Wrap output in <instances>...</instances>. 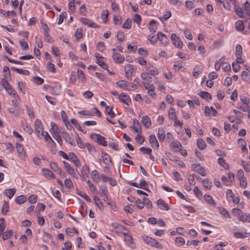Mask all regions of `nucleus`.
I'll use <instances>...</instances> for the list:
<instances>
[{"label":"nucleus","instance_id":"nucleus-1","mask_svg":"<svg viewBox=\"0 0 250 250\" xmlns=\"http://www.w3.org/2000/svg\"><path fill=\"white\" fill-rule=\"evenodd\" d=\"M144 241L145 243L147 244H150L152 247L159 249H163L162 245H161L158 241L151 237L146 236L144 238Z\"/></svg>","mask_w":250,"mask_h":250},{"label":"nucleus","instance_id":"nucleus-2","mask_svg":"<svg viewBox=\"0 0 250 250\" xmlns=\"http://www.w3.org/2000/svg\"><path fill=\"white\" fill-rule=\"evenodd\" d=\"M191 169L192 170L198 173L202 176H205L206 175L205 168L201 166L200 164H193L191 165Z\"/></svg>","mask_w":250,"mask_h":250},{"label":"nucleus","instance_id":"nucleus-3","mask_svg":"<svg viewBox=\"0 0 250 250\" xmlns=\"http://www.w3.org/2000/svg\"><path fill=\"white\" fill-rule=\"evenodd\" d=\"M123 235L124 236L125 241L127 243L128 246L131 249H135L136 245L133 241L132 237L127 232H123Z\"/></svg>","mask_w":250,"mask_h":250},{"label":"nucleus","instance_id":"nucleus-4","mask_svg":"<svg viewBox=\"0 0 250 250\" xmlns=\"http://www.w3.org/2000/svg\"><path fill=\"white\" fill-rule=\"evenodd\" d=\"M242 47L240 44H237L235 47V56L236 57L237 62L239 63H243L244 61L242 59Z\"/></svg>","mask_w":250,"mask_h":250},{"label":"nucleus","instance_id":"nucleus-5","mask_svg":"<svg viewBox=\"0 0 250 250\" xmlns=\"http://www.w3.org/2000/svg\"><path fill=\"white\" fill-rule=\"evenodd\" d=\"M35 129L36 133L38 134V136L41 135H43L44 133L43 131V127L41 121L39 119H36L35 122Z\"/></svg>","mask_w":250,"mask_h":250},{"label":"nucleus","instance_id":"nucleus-6","mask_svg":"<svg viewBox=\"0 0 250 250\" xmlns=\"http://www.w3.org/2000/svg\"><path fill=\"white\" fill-rule=\"evenodd\" d=\"M171 40L172 42V43L175 46L179 48H181L183 47V44L182 42L175 33L171 34Z\"/></svg>","mask_w":250,"mask_h":250},{"label":"nucleus","instance_id":"nucleus-7","mask_svg":"<svg viewBox=\"0 0 250 250\" xmlns=\"http://www.w3.org/2000/svg\"><path fill=\"white\" fill-rule=\"evenodd\" d=\"M81 22H82L83 24L89 27H93L95 28H97L99 27V26L94 21L92 20H90L88 19L82 18L80 19Z\"/></svg>","mask_w":250,"mask_h":250},{"label":"nucleus","instance_id":"nucleus-8","mask_svg":"<svg viewBox=\"0 0 250 250\" xmlns=\"http://www.w3.org/2000/svg\"><path fill=\"white\" fill-rule=\"evenodd\" d=\"M68 160H70L73 162L77 167H79L81 166V162L80 160L73 152H70L69 153V158Z\"/></svg>","mask_w":250,"mask_h":250},{"label":"nucleus","instance_id":"nucleus-9","mask_svg":"<svg viewBox=\"0 0 250 250\" xmlns=\"http://www.w3.org/2000/svg\"><path fill=\"white\" fill-rule=\"evenodd\" d=\"M95 56L97 60L96 63L103 69H107L108 67L107 64L104 61H103L104 57L100 55L99 53H95Z\"/></svg>","mask_w":250,"mask_h":250},{"label":"nucleus","instance_id":"nucleus-10","mask_svg":"<svg viewBox=\"0 0 250 250\" xmlns=\"http://www.w3.org/2000/svg\"><path fill=\"white\" fill-rule=\"evenodd\" d=\"M158 40L160 41L162 45L163 46H166L169 41V40L166 35L161 32H158Z\"/></svg>","mask_w":250,"mask_h":250},{"label":"nucleus","instance_id":"nucleus-11","mask_svg":"<svg viewBox=\"0 0 250 250\" xmlns=\"http://www.w3.org/2000/svg\"><path fill=\"white\" fill-rule=\"evenodd\" d=\"M119 99L127 105H129L131 103L129 96L124 93H122L119 95Z\"/></svg>","mask_w":250,"mask_h":250},{"label":"nucleus","instance_id":"nucleus-12","mask_svg":"<svg viewBox=\"0 0 250 250\" xmlns=\"http://www.w3.org/2000/svg\"><path fill=\"white\" fill-rule=\"evenodd\" d=\"M157 205L158 208L161 210H168L170 209L168 205L166 204L165 201L162 199L158 200L157 201Z\"/></svg>","mask_w":250,"mask_h":250},{"label":"nucleus","instance_id":"nucleus-13","mask_svg":"<svg viewBox=\"0 0 250 250\" xmlns=\"http://www.w3.org/2000/svg\"><path fill=\"white\" fill-rule=\"evenodd\" d=\"M81 177L83 180L86 181V179L88 177L89 169L86 166H83L81 169Z\"/></svg>","mask_w":250,"mask_h":250},{"label":"nucleus","instance_id":"nucleus-14","mask_svg":"<svg viewBox=\"0 0 250 250\" xmlns=\"http://www.w3.org/2000/svg\"><path fill=\"white\" fill-rule=\"evenodd\" d=\"M133 70V66L132 65L128 64L126 65H125V73L126 76L128 79L132 77Z\"/></svg>","mask_w":250,"mask_h":250},{"label":"nucleus","instance_id":"nucleus-15","mask_svg":"<svg viewBox=\"0 0 250 250\" xmlns=\"http://www.w3.org/2000/svg\"><path fill=\"white\" fill-rule=\"evenodd\" d=\"M149 141L152 146L158 149L159 147V143L154 134H151L149 137Z\"/></svg>","mask_w":250,"mask_h":250},{"label":"nucleus","instance_id":"nucleus-16","mask_svg":"<svg viewBox=\"0 0 250 250\" xmlns=\"http://www.w3.org/2000/svg\"><path fill=\"white\" fill-rule=\"evenodd\" d=\"M94 135H95L96 137V140L97 143L103 146H107V144L105 141V138L102 136H101L100 134H94Z\"/></svg>","mask_w":250,"mask_h":250},{"label":"nucleus","instance_id":"nucleus-17","mask_svg":"<svg viewBox=\"0 0 250 250\" xmlns=\"http://www.w3.org/2000/svg\"><path fill=\"white\" fill-rule=\"evenodd\" d=\"M134 125L133 129L136 133H141L142 132L141 125L139 122L136 119L133 120Z\"/></svg>","mask_w":250,"mask_h":250},{"label":"nucleus","instance_id":"nucleus-18","mask_svg":"<svg viewBox=\"0 0 250 250\" xmlns=\"http://www.w3.org/2000/svg\"><path fill=\"white\" fill-rule=\"evenodd\" d=\"M5 89L10 95H12L14 98L18 97L17 92L12 87L10 84L5 87Z\"/></svg>","mask_w":250,"mask_h":250},{"label":"nucleus","instance_id":"nucleus-19","mask_svg":"<svg viewBox=\"0 0 250 250\" xmlns=\"http://www.w3.org/2000/svg\"><path fill=\"white\" fill-rule=\"evenodd\" d=\"M142 122L143 125L147 128H149L151 125L150 119L147 116L143 117Z\"/></svg>","mask_w":250,"mask_h":250},{"label":"nucleus","instance_id":"nucleus-20","mask_svg":"<svg viewBox=\"0 0 250 250\" xmlns=\"http://www.w3.org/2000/svg\"><path fill=\"white\" fill-rule=\"evenodd\" d=\"M146 70L148 72L149 75L155 76L158 74V69L153 66H147Z\"/></svg>","mask_w":250,"mask_h":250},{"label":"nucleus","instance_id":"nucleus-21","mask_svg":"<svg viewBox=\"0 0 250 250\" xmlns=\"http://www.w3.org/2000/svg\"><path fill=\"white\" fill-rule=\"evenodd\" d=\"M170 147L173 149L175 151H178L180 148H183V146L181 143L179 141L172 142L170 144Z\"/></svg>","mask_w":250,"mask_h":250},{"label":"nucleus","instance_id":"nucleus-22","mask_svg":"<svg viewBox=\"0 0 250 250\" xmlns=\"http://www.w3.org/2000/svg\"><path fill=\"white\" fill-rule=\"evenodd\" d=\"M42 171H43V175L46 177L50 178L51 179H55V176L54 173L50 170L47 168H42Z\"/></svg>","mask_w":250,"mask_h":250},{"label":"nucleus","instance_id":"nucleus-23","mask_svg":"<svg viewBox=\"0 0 250 250\" xmlns=\"http://www.w3.org/2000/svg\"><path fill=\"white\" fill-rule=\"evenodd\" d=\"M232 213L233 214V215L237 217L239 221H240V220L242 219V216L244 213L243 211L239 208H233L232 210Z\"/></svg>","mask_w":250,"mask_h":250},{"label":"nucleus","instance_id":"nucleus-24","mask_svg":"<svg viewBox=\"0 0 250 250\" xmlns=\"http://www.w3.org/2000/svg\"><path fill=\"white\" fill-rule=\"evenodd\" d=\"M16 189L14 188L5 189L4 191V194L10 199H11L15 194Z\"/></svg>","mask_w":250,"mask_h":250},{"label":"nucleus","instance_id":"nucleus-25","mask_svg":"<svg viewBox=\"0 0 250 250\" xmlns=\"http://www.w3.org/2000/svg\"><path fill=\"white\" fill-rule=\"evenodd\" d=\"M158 137L160 141H164L166 138V132L163 128H159L158 131Z\"/></svg>","mask_w":250,"mask_h":250},{"label":"nucleus","instance_id":"nucleus-26","mask_svg":"<svg viewBox=\"0 0 250 250\" xmlns=\"http://www.w3.org/2000/svg\"><path fill=\"white\" fill-rule=\"evenodd\" d=\"M62 134L63 138L64 139V140L67 143H69L72 146H75V144H73V140L71 139L69 134H68L66 132H63Z\"/></svg>","mask_w":250,"mask_h":250},{"label":"nucleus","instance_id":"nucleus-27","mask_svg":"<svg viewBox=\"0 0 250 250\" xmlns=\"http://www.w3.org/2000/svg\"><path fill=\"white\" fill-rule=\"evenodd\" d=\"M102 157L103 158V162L106 166H109L111 164V160L108 154H107L106 153H103Z\"/></svg>","mask_w":250,"mask_h":250},{"label":"nucleus","instance_id":"nucleus-28","mask_svg":"<svg viewBox=\"0 0 250 250\" xmlns=\"http://www.w3.org/2000/svg\"><path fill=\"white\" fill-rule=\"evenodd\" d=\"M148 29H149L150 32H152L153 33H155L157 30V25H156V21L152 20H151L149 24Z\"/></svg>","mask_w":250,"mask_h":250},{"label":"nucleus","instance_id":"nucleus-29","mask_svg":"<svg viewBox=\"0 0 250 250\" xmlns=\"http://www.w3.org/2000/svg\"><path fill=\"white\" fill-rule=\"evenodd\" d=\"M116 84L120 87L127 90L128 86H129V83L123 80L119 81L116 83Z\"/></svg>","mask_w":250,"mask_h":250},{"label":"nucleus","instance_id":"nucleus-30","mask_svg":"<svg viewBox=\"0 0 250 250\" xmlns=\"http://www.w3.org/2000/svg\"><path fill=\"white\" fill-rule=\"evenodd\" d=\"M11 69L13 70L14 71L17 72V73L21 74V75H29L30 72L27 70L22 69L21 68H18L16 67H12Z\"/></svg>","mask_w":250,"mask_h":250},{"label":"nucleus","instance_id":"nucleus-31","mask_svg":"<svg viewBox=\"0 0 250 250\" xmlns=\"http://www.w3.org/2000/svg\"><path fill=\"white\" fill-rule=\"evenodd\" d=\"M105 113L110 116L111 118H113L115 116V114L113 111V107L110 106H106Z\"/></svg>","mask_w":250,"mask_h":250},{"label":"nucleus","instance_id":"nucleus-32","mask_svg":"<svg viewBox=\"0 0 250 250\" xmlns=\"http://www.w3.org/2000/svg\"><path fill=\"white\" fill-rule=\"evenodd\" d=\"M197 146L200 150H204L207 147V145L203 140L198 139L197 141Z\"/></svg>","mask_w":250,"mask_h":250},{"label":"nucleus","instance_id":"nucleus-33","mask_svg":"<svg viewBox=\"0 0 250 250\" xmlns=\"http://www.w3.org/2000/svg\"><path fill=\"white\" fill-rule=\"evenodd\" d=\"M217 162L218 164L225 169H229V166L228 164L226 162V161L224 158L221 157L219 158L218 159Z\"/></svg>","mask_w":250,"mask_h":250},{"label":"nucleus","instance_id":"nucleus-34","mask_svg":"<svg viewBox=\"0 0 250 250\" xmlns=\"http://www.w3.org/2000/svg\"><path fill=\"white\" fill-rule=\"evenodd\" d=\"M112 59L115 62L118 63H122L125 61V57L123 55H120L118 57H116L115 54L112 55Z\"/></svg>","mask_w":250,"mask_h":250},{"label":"nucleus","instance_id":"nucleus-35","mask_svg":"<svg viewBox=\"0 0 250 250\" xmlns=\"http://www.w3.org/2000/svg\"><path fill=\"white\" fill-rule=\"evenodd\" d=\"M199 95L202 97L203 99H205L207 101L210 100L211 99V94L206 91H201L199 94Z\"/></svg>","mask_w":250,"mask_h":250},{"label":"nucleus","instance_id":"nucleus-36","mask_svg":"<svg viewBox=\"0 0 250 250\" xmlns=\"http://www.w3.org/2000/svg\"><path fill=\"white\" fill-rule=\"evenodd\" d=\"M71 123L75 126V127L77 129L79 130L81 132L86 133V131H84L81 128L80 124L78 122V121L74 118H72L70 120Z\"/></svg>","mask_w":250,"mask_h":250},{"label":"nucleus","instance_id":"nucleus-37","mask_svg":"<svg viewBox=\"0 0 250 250\" xmlns=\"http://www.w3.org/2000/svg\"><path fill=\"white\" fill-rule=\"evenodd\" d=\"M204 197L206 202H208L209 204L214 207L216 206V203H215L212 197L210 195L206 194L205 195Z\"/></svg>","mask_w":250,"mask_h":250},{"label":"nucleus","instance_id":"nucleus-38","mask_svg":"<svg viewBox=\"0 0 250 250\" xmlns=\"http://www.w3.org/2000/svg\"><path fill=\"white\" fill-rule=\"evenodd\" d=\"M26 201V197L23 195L18 196L15 199V202L18 204H21Z\"/></svg>","mask_w":250,"mask_h":250},{"label":"nucleus","instance_id":"nucleus-39","mask_svg":"<svg viewBox=\"0 0 250 250\" xmlns=\"http://www.w3.org/2000/svg\"><path fill=\"white\" fill-rule=\"evenodd\" d=\"M77 193L82 197L83 198L84 200L86 201L87 202H91V200L90 198L89 197V196L83 191L78 190L77 191Z\"/></svg>","mask_w":250,"mask_h":250},{"label":"nucleus","instance_id":"nucleus-40","mask_svg":"<svg viewBox=\"0 0 250 250\" xmlns=\"http://www.w3.org/2000/svg\"><path fill=\"white\" fill-rule=\"evenodd\" d=\"M235 28L238 31H243L244 29V26L242 21H238L235 23Z\"/></svg>","mask_w":250,"mask_h":250},{"label":"nucleus","instance_id":"nucleus-41","mask_svg":"<svg viewBox=\"0 0 250 250\" xmlns=\"http://www.w3.org/2000/svg\"><path fill=\"white\" fill-rule=\"evenodd\" d=\"M234 10L236 15H238L239 18H242L243 17L244 13L241 7L235 5L234 7Z\"/></svg>","mask_w":250,"mask_h":250},{"label":"nucleus","instance_id":"nucleus-42","mask_svg":"<svg viewBox=\"0 0 250 250\" xmlns=\"http://www.w3.org/2000/svg\"><path fill=\"white\" fill-rule=\"evenodd\" d=\"M51 130L54 134L59 133L60 132V129L58 126L54 122L51 123Z\"/></svg>","mask_w":250,"mask_h":250},{"label":"nucleus","instance_id":"nucleus-43","mask_svg":"<svg viewBox=\"0 0 250 250\" xmlns=\"http://www.w3.org/2000/svg\"><path fill=\"white\" fill-rule=\"evenodd\" d=\"M202 71V68H201V66L197 65L193 69V76L196 78L201 73Z\"/></svg>","mask_w":250,"mask_h":250},{"label":"nucleus","instance_id":"nucleus-44","mask_svg":"<svg viewBox=\"0 0 250 250\" xmlns=\"http://www.w3.org/2000/svg\"><path fill=\"white\" fill-rule=\"evenodd\" d=\"M50 168L54 170L55 172H60L61 168L58 167L57 163L54 162H51L50 163Z\"/></svg>","mask_w":250,"mask_h":250},{"label":"nucleus","instance_id":"nucleus-45","mask_svg":"<svg viewBox=\"0 0 250 250\" xmlns=\"http://www.w3.org/2000/svg\"><path fill=\"white\" fill-rule=\"evenodd\" d=\"M83 31L82 29H77L75 32V37H76L77 41L83 37Z\"/></svg>","mask_w":250,"mask_h":250},{"label":"nucleus","instance_id":"nucleus-46","mask_svg":"<svg viewBox=\"0 0 250 250\" xmlns=\"http://www.w3.org/2000/svg\"><path fill=\"white\" fill-rule=\"evenodd\" d=\"M8 209H9V205H8V202L6 201H3L2 208L1 209L2 213L5 215L7 213V212L8 211Z\"/></svg>","mask_w":250,"mask_h":250},{"label":"nucleus","instance_id":"nucleus-47","mask_svg":"<svg viewBox=\"0 0 250 250\" xmlns=\"http://www.w3.org/2000/svg\"><path fill=\"white\" fill-rule=\"evenodd\" d=\"M242 219L240 220V221H242L243 222H249L250 223V214L247 213H245L243 214V215L241 217Z\"/></svg>","mask_w":250,"mask_h":250},{"label":"nucleus","instance_id":"nucleus-48","mask_svg":"<svg viewBox=\"0 0 250 250\" xmlns=\"http://www.w3.org/2000/svg\"><path fill=\"white\" fill-rule=\"evenodd\" d=\"M107 188L105 186H100V195L103 197H105L107 196L106 194L107 193Z\"/></svg>","mask_w":250,"mask_h":250},{"label":"nucleus","instance_id":"nucleus-49","mask_svg":"<svg viewBox=\"0 0 250 250\" xmlns=\"http://www.w3.org/2000/svg\"><path fill=\"white\" fill-rule=\"evenodd\" d=\"M202 183L206 188L210 189L212 187V183L209 182L208 179H204L202 181Z\"/></svg>","mask_w":250,"mask_h":250},{"label":"nucleus","instance_id":"nucleus-50","mask_svg":"<svg viewBox=\"0 0 250 250\" xmlns=\"http://www.w3.org/2000/svg\"><path fill=\"white\" fill-rule=\"evenodd\" d=\"M13 234V231L12 229H10L8 231H6L3 234L2 233V238L3 240H7L10 238Z\"/></svg>","mask_w":250,"mask_h":250},{"label":"nucleus","instance_id":"nucleus-51","mask_svg":"<svg viewBox=\"0 0 250 250\" xmlns=\"http://www.w3.org/2000/svg\"><path fill=\"white\" fill-rule=\"evenodd\" d=\"M94 201L96 205L100 209H102L103 208V204L98 197L95 196L94 197Z\"/></svg>","mask_w":250,"mask_h":250},{"label":"nucleus","instance_id":"nucleus-52","mask_svg":"<svg viewBox=\"0 0 250 250\" xmlns=\"http://www.w3.org/2000/svg\"><path fill=\"white\" fill-rule=\"evenodd\" d=\"M109 13L107 10H104L102 12L101 17L104 23H106L108 20Z\"/></svg>","mask_w":250,"mask_h":250},{"label":"nucleus","instance_id":"nucleus-53","mask_svg":"<svg viewBox=\"0 0 250 250\" xmlns=\"http://www.w3.org/2000/svg\"><path fill=\"white\" fill-rule=\"evenodd\" d=\"M3 72L4 73V77L5 78H8L10 77L11 73L9 68L7 66H4L3 68Z\"/></svg>","mask_w":250,"mask_h":250},{"label":"nucleus","instance_id":"nucleus-54","mask_svg":"<svg viewBox=\"0 0 250 250\" xmlns=\"http://www.w3.org/2000/svg\"><path fill=\"white\" fill-rule=\"evenodd\" d=\"M5 229V224L4 223V219L0 218V236H1Z\"/></svg>","mask_w":250,"mask_h":250},{"label":"nucleus","instance_id":"nucleus-55","mask_svg":"<svg viewBox=\"0 0 250 250\" xmlns=\"http://www.w3.org/2000/svg\"><path fill=\"white\" fill-rule=\"evenodd\" d=\"M64 183L66 188L71 189L73 188V184L70 179L67 178L65 179Z\"/></svg>","mask_w":250,"mask_h":250},{"label":"nucleus","instance_id":"nucleus-56","mask_svg":"<svg viewBox=\"0 0 250 250\" xmlns=\"http://www.w3.org/2000/svg\"><path fill=\"white\" fill-rule=\"evenodd\" d=\"M143 201H144V206L146 205V206L148 208H152V204L151 202L149 200V199L144 197L143 198Z\"/></svg>","mask_w":250,"mask_h":250},{"label":"nucleus","instance_id":"nucleus-57","mask_svg":"<svg viewBox=\"0 0 250 250\" xmlns=\"http://www.w3.org/2000/svg\"><path fill=\"white\" fill-rule=\"evenodd\" d=\"M16 146L18 153L21 155L24 154V151L23 146L18 143L16 144Z\"/></svg>","mask_w":250,"mask_h":250},{"label":"nucleus","instance_id":"nucleus-58","mask_svg":"<svg viewBox=\"0 0 250 250\" xmlns=\"http://www.w3.org/2000/svg\"><path fill=\"white\" fill-rule=\"evenodd\" d=\"M171 119L174 121V126L175 127L180 126L181 128L183 126V123L181 122L177 118V117L171 118Z\"/></svg>","mask_w":250,"mask_h":250},{"label":"nucleus","instance_id":"nucleus-59","mask_svg":"<svg viewBox=\"0 0 250 250\" xmlns=\"http://www.w3.org/2000/svg\"><path fill=\"white\" fill-rule=\"evenodd\" d=\"M33 79L34 82L38 85H41L44 82V80L38 76L34 77Z\"/></svg>","mask_w":250,"mask_h":250},{"label":"nucleus","instance_id":"nucleus-60","mask_svg":"<svg viewBox=\"0 0 250 250\" xmlns=\"http://www.w3.org/2000/svg\"><path fill=\"white\" fill-rule=\"evenodd\" d=\"M171 16V11L167 10L162 17H160L159 19L162 21V19L167 21Z\"/></svg>","mask_w":250,"mask_h":250},{"label":"nucleus","instance_id":"nucleus-61","mask_svg":"<svg viewBox=\"0 0 250 250\" xmlns=\"http://www.w3.org/2000/svg\"><path fill=\"white\" fill-rule=\"evenodd\" d=\"M67 16V13L65 11H63L60 15L58 21V24H60L62 23L64 18H66Z\"/></svg>","mask_w":250,"mask_h":250},{"label":"nucleus","instance_id":"nucleus-62","mask_svg":"<svg viewBox=\"0 0 250 250\" xmlns=\"http://www.w3.org/2000/svg\"><path fill=\"white\" fill-rule=\"evenodd\" d=\"M193 191L197 198H200L202 196V193L197 187H194Z\"/></svg>","mask_w":250,"mask_h":250},{"label":"nucleus","instance_id":"nucleus-63","mask_svg":"<svg viewBox=\"0 0 250 250\" xmlns=\"http://www.w3.org/2000/svg\"><path fill=\"white\" fill-rule=\"evenodd\" d=\"M76 142L78 146L81 148H84L85 147V143H83L81 137H78L76 139Z\"/></svg>","mask_w":250,"mask_h":250},{"label":"nucleus","instance_id":"nucleus-64","mask_svg":"<svg viewBox=\"0 0 250 250\" xmlns=\"http://www.w3.org/2000/svg\"><path fill=\"white\" fill-rule=\"evenodd\" d=\"M250 4L248 1H246L244 3V11L245 13L249 16H250Z\"/></svg>","mask_w":250,"mask_h":250}]
</instances>
